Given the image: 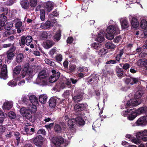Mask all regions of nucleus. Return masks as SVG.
Segmentation results:
<instances>
[{"mask_svg": "<svg viewBox=\"0 0 147 147\" xmlns=\"http://www.w3.org/2000/svg\"><path fill=\"white\" fill-rule=\"evenodd\" d=\"M49 74H38V80H40V82L45 83L49 82L51 83L55 82L59 79L60 77V74H53L49 78Z\"/></svg>", "mask_w": 147, "mask_h": 147, "instance_id": "obj_1", "label": "nucleus"}, {"mask_svg": "<svg viewBox=\"0 0 147 147\" xmlns=\"http://www.w3.org/2000/svg\"><path fill=\"white\" fill-rule=\"evenodd\" d=\"M38 105H32L33 106L31 107L30 109L21 108L20 109V113L23 117H26L27 119H29L30 121L33 123L35 120L34 119H32V114L36 112L37 110L36 106Z\"/></svg>", "mask_w": 147, "mask_h": 147, "instance_id": "obj_2", "label": "nucleus"}, {"mask_svg": "<svg viewBox=\"0 0 147 147\" xmlns=\"http://www.w3.org/2000/svg\"><path fill=\"white\" fill-rule=\"evenodd\" d=\"M108 34L106 35V38L108 39L111 40L113 39L114 35L119 33V28L117 25L110 26L107 29Z\"/></svg>", "mask_w": 147, "mask_h": 147, "instance_id": "obj_3", "label": "nucleus"}, {"mask_svg": "<svg viewBox=\"0 0 147 147\" xmlns=\"http://www.w3.org/2000/svg\"><path fill=\"white\" fill-rule=\"evenodd\" d=\"M52 141L56 147H59L62 145L66 147L68 144V141L61 136L53 137L52 138Z\"/></svg>", "mask_w": 147, "mask_h": 147, "instance_id": "obj_4", "label": "nucleus"}, {"mask_svg": "<svg viewBox=\"0 0 147 147\" xmlns=\"http://www.w3.org/2000/svg\"><path fill=\"white\" fill-rule=\"evenodd\" d=\"M53 2H48L46 3L45 6V10L42 9L40 10V18L42 21H43L45 20V12L48 13L51 11L53 9Z\"/></svg>", "mask_w": 147, "mask_h": 147, "instance_id": "obj_5", "label": "nucleus"}, {"mask_svg": "<svg viewBox=\"0 0 147 147\" xmlns=\"http://www.w3.org/2000/svg\"><path fill=\"white\" fill-rule=\"evenodd\" d=\"M68 122V126L71 128H74L76 124L80 126H83L85 123L83 119L80 116H78L75 119H73L72 121H69Z\"/></svg>", "mask_w": 147, "mask_h": 147, "instance_id": "obj_6", "label": "nucleus"}, {"mask_svg": "<svg viewBox=\"0 0 147 147\" xmlns=\"http://www.w3.org/2000/svg\"><path fill=\"white\" fill-rule=\"evenodd\" d=\"M63 99H61L56 96H53L51 97L49 100V105L51 108H54L57 105H59L63 103Z\"/></svg>", "mask_w": 147, "mask_h": 147, "instance_id": "obj_7", "label": "nucleus"}, {"mask_svg": "<svg viewBox=\"0 0 147 147\" xmlns=\"http://www.w3.org/2000/svg\"><path fill=\"white\" fill-rule=\"evenodd\" d=\"M75 95L73 97V99L75 102L78 103L83 99L84 92L83 91L80 89L76 90L74 92Z\"/></svg>", "mask_w": 147, "mask_h": 147, "instance_id": "obj_8", "label": "nucleus"}, {"mask_svg": "<svg viewBox=\"0 0 147 147\" xmlns=\"http://www.w3.org/2000/svg\"><path fill=\"white\" fill-rule=\"evenodd\" d=\"M43 138L41 135H39L31 139V142H33L36 146L41 147L43 144Z\"/></svg>", "mask_w": 147, "mask_h": 147, "instance_id": "obj_9", "label": "nucleus"}, {"mask_svg": "<svg viewBox=\"0 0 147 147\" xmlns=\"http://www.w3.org/2000/svg\"><path fill=\"white\" fill-rule=\"evenodd\" d=\"M136 126H144L147 124V115L141 117L136 121Z\"/></svg>", "mask_w": 147, "mask_h": 147, "instance_id": "obj_10", "label": "nucleus"}, {"mask_svg": "<svg viewBox=\"0 0 147 147\" xmlns=\"http://www.w3.org/2000/svg\"><path fill=\"white\" fill-rule=\"evenodd\" d=\"M88 106L86 103H80L76 104L74 106V109L76 111L81 112L85 110Z\"/></svg>", "mask_w": 147, "mask_h": 147, "instance_id": "obj_11", "label": "nucleus"}, {"mask_svg": "<svg viewBox=\"0 0 147 147\" xmlns=\"http://www.w3.org/2000/svg\"><path fill=\"white\" fill-rule=\"evenodd\" d=\"M32 40V38L31 36H28L26 37L24 36L21 37V42L22 45H24L26 44L27 46H28L30 45Z\"/></svg>", "mask_w": 147, "mask_h": 147, "instance_id": "obj_12", "label": "nucleus"}, {"mask_svg": "<svg viewBox=\"0 0 147 147\" xmlns=\"http://www.w3.org/2000/svg\"><path fill=\"white\" fill-rule=\"evenodd\" d=\"M136 137L144 141H147V130H144L142 132H139L136 135Z\"/></svg>", "mask_w": 147, "mask_h": 147, "instance_id": "obj_13", "label": "nucleus"}, {"mask_svg": "<svg viewBox=\"0 0 147 147\" xmlns=\"http://www.w3.org/2000/svg\"><path fill=\"white\" fill-rule=\"evenodd\" d=\"M136 137L144 141H147V130H144L142 132H139L136 135Z\"/></svg>", "mask_w": 147, "mask_h": 147, "instance_id": "obj_14", "label": "nucleus"}, {"mask_svg": "<svg viewBox=\"0 0 147 147\" xmlns=\"http://www.w3.org/2000/svg\"><path fill=\"white\" fill-rule=\"evenodd\" d=\"M120 22L121 28L123 29H125L129 26V22L126 18L120 19Z\"/></svg>", "mask_w": 147, "mask_h": 147, "instance_id": "obj_15", "label": "nucleus"}, {"mask_svg": "<svg viewBox=\"0 0 147 147\" xmlns=\"http://www.w3.org/2000/svg\"><path fill=\"white\" fill-rule=\"evenodd\" d=\"M139 104L137 100L130 99L127 102L126 106L127 107L131 106H136Z\"/></svg>", "mask_w": 147, "mask_h": 147, "instance_id": "obj_16", "label": "nucleus"}, {"mask_svg": "<svg viewBox=\"0 0 147 147\" xmlns=\"http://www.w3.org/2000/svg\"><path fill=\"white\" fill-rule=\"evenodd\" d=\"M106 34V33L104 31L101 32L99 33L96 40L100 42H102L104 40V36Z\"/></svg>", "mask_w": 147, "mask_h": 147, "instance_id": "obj_17", "label": "nucleus"}, {"mask_svg": "<svg viewBox=\"0 0 147 147\" xmlns=\"http://www.w3.org/2000/svg\"><path fill=\"white\" fill-rule=\"evenodd\" d=\"M53 26V24L51 23L49 21H47L45 23H42L41 24L40 28L42 29H46L50 27V26Z\"/></svg>", "mask_w": 147, "mask_h": 147, "instance_id": "obj_18", "label": "nucleus"}, {"mask_svg": "<svg viewBox=\"0 0 147 147\" xmlns=\"http://www.w3.org/2000/svg\"><path fill=\"white\" fill-rule=\"evenodd\" d=\"M29 100L32 105H38L37 98L34 95L30 96L29 98Z\"/></svg>", "mask_w": 147, "mask_h": 147, "instance_id": "obj_19", "label": "nucleus"}, {"mask_svg": "<svg viewBox=\"0 0 147 147\" xmlns=\"http://www.w3.org/2000/svg\"><path fill=\"white\" fill-rule=\"evenodd\" d=\"M136 111L138 115L142 113H145L147 111V107L146 106H143L138 109Z\"/></svg>", "mask_w": 147, "mask_h": 147, "instance_id": "obj_20", "label": "nucleus"}, {"mask_svg": "<svg viewBox=\"0 0 147 147\" xmlns=\"http://www.w3.org/2000/svg\"><path fill=\"white\" fill-rule=\"evenodd\" d=\"M63 127L58 124L55 125L54 127V130L55 132L57 133H61L63 132L62 128Z\"/></svg>", "mask_w": 147, "mask_h": 147, "instance_id": "obj_21", "label": "nucleus"}, {"mask_svg": "<svg viewBox=\"0 0 147 147\" xmlns=\"http://www.w3.org/2000/svg\"><path fill=\"white\" fill-rule=\"evenodd\" d=\"M71 82L68 80L66 79L63 82H61V86L63 88L67 87L68 88L71 87Z\"/></svg>", "mask_w": 147, "mask_h": 147, "instance_id": "obj_22", "label": "nucleus"}, {"mask_svg": "<svg viewBox=\"0 0 147 147\" xmlns=\"http://www.w3.org/2000/svg\"><path fill=\"white\" fill-rule=\"evenodd\" d=\"M131 24L133 27L136 28L138 27L139 25V23L137 18H132L131 21Z\"/></svg>", "mask_w": 147, "mask_h": 147, "instance_id": "obj_23", "label": "nucleus"}, {"mask_svg": "<svg viewBox=\"0 0 147 147\" xmlns=\"http://www.w3.org/2000/svg\"><path fill=\"white\" fill-rule=\"evenodd\" d=\"M47 96L45 94L40 95L39 97V100L40 102L42 104L45 103L47 101Z\"/></svg>", "mask_w": 147, "mask_h": 147, "instance_id": "obj_24", "label": "nucleus"}, {"mask_svg": "<svg viewBox=\"0 0 147 147\" xmlns=\"http://www.w3.org/2000/svg\"><path fill=\"white\" fill-rule=\"evenodd\" d=\"M144 93V92L142 90H139L137 91L134 95V98H136L135 100L141 98Z\"/></svg>", "mask_w": 147, "mask_h": 147, "instance_id": "obj_25", "label": "nucleus"}, {"mask_svg": "<svg viewBox=\"0 0 147 147\" xmlns=\"http://www.w3.org/2000/svg\"><path fill=\"white\" fill-rule=\"evenodd\" d=\"M20 135V133L18 132H16L14 135L16 139L15 140L14 142L16 146H18L20 143V137L19 136Z\"/></svg>", "mask_w": 147, "mask_h": 147, "instance_id": "obj_26", "label": "nucleus"}, {"mask_svg": "<svg viewBox=\"0 0 147 147\" xmlns=\"http://www.w3.org/2000/svg\"><path fill=\"white\" fill-rule=\"evenodd\" d=\"M137 64L138 66H144L146 69L147 70V60L142 61L141 59H139L138 61Z\"/></svg>", "mask_w": 147, "mask_h": 147, "instance_id": "obj_27", "label": "nucleus"}, {"mask_svg": "<svg viewBox=\"0 0 147 147\" xmlns=\"http://www.w3.org/2000/svg\"><path fill=\"white\" fill-rule=\"evenodd\" d=\"M13 106V104L10 102H7L4 103L3 106V108L4 110H9Z\"/></svg>", "mask_w": 147, "mask_h": 147, "instance_id": "obj_28", "label": "nucleus"}, {"mask_svg": "<svg viewBox=\"0 0 147 147\" xmlns=\"http://www.w3.org/2000/svg\"><path fill=\"white\" fill-rule=\"evenodd\" d=\"M128 117V119L130 120H132L134 119L138 115V114L136 111H133L131 112Z\"/></svg>", "mask_w": 147, "mask_h": 147, "instance_id": "obj_29", "label": "nucleus"}, {"mask_svg": "<svg viewBox=\"0 0 147 147\" xmlns=\"http://www.w3.org/2000/svg\"><path fill=\"white\" fill-rule=\"evenodd\" d=\"M24 55L22 53H20L18 54L16 57V62L18 63H20L23 60Z\"/></svg>", "mask_w": 147, "mask_h": 147, "instance_id": "obj_30", "label": "nucleus"}, {"mask_svg": "<svg viewBox=\"0 0 147 147\" xmlns=\"http://www.w3.org/2000/svg\"><path fill=\"white\" fill-rule=\"evenodd\" d=\"M20 3L22 7L24 9H27L29 6L27 0H22L20 1Z\"/></svg>", "mask_w": 147, "mask_h": 147, "instance_id": "obj_31", "label": "nucleus"}, {"mask_svg": "<svg viewBox=\"0 0 147 147\" xmlns=\"http://www.w3.org/2000/svg\"><path fill=\"white\" fill-rule=\"evenodd\" d=\"M53 45V42L52 41L50 40H47L44 43V47L46 49H49L51 48Z\"/></svg>", "mask_w": 147, "mask_h": 147, "instance_id": "obj_32", "label": "nucleus"}, {"mask_svg": "<svg viewBox=\"0 0 147 147\" xmlns=\"http://www.w3.org/2000/svg\"><path fill=\"white\" fill-rule=\"evenodd\" d=\"M13 77L14 80H20L21 78L24 77V74H13Z\"/></svg>", "mask_w": 147, "mask_h": 147, "instance_id": "obj_33", "label": "nucleus"}, {"mask_svg": "<svg viewBox=\"0 0 147 147\" xmlns=\"http://www.w3.org/2000/svg\"><path fill=\"white\" fill-rule=\"evenodd\" d=\"M51 32H44L42 33L41 36L43 38H46L50 37L51 35Z\"/></svg>", "mask_w": 147, "mask_h": 147, "instance_id": "obj_34", "label": "nucleus"}, {"mask_svg": "<svg viewBox=\"0 0 147 147\" xmlns=\"http://www.w3.org/2000/svg\"><path fill=\"white\" fill-rule=\"evenodd\" d=\"M105 47L108 49H113L115 48V46L112 42H107L105 45Z\"/></svg>", "mask_w": 147, "mask_h": 147, "instance_id": "obj_35", "label": "nucleus"}, {"mask_svg": "<svg viewBox=\"0 0 147 147\" xmlns=\"http://www.w3.org/2000/svg\"><path fill=\"white\" fill-rule=\"evenodd\" d=\"M15 56L14 53L12 51H8L7 52V59L9 60L12 59Z\"/></svg>", "mask_w": 147, "mask_h": 147, "instance_id": "obj_36", "label": "nucleus"}, {"mask_svg": "<svg viewBox=\"0 0 147 147\" xmlns=\"http://www.w3.org/2000/svg\"><path fill=\"white\" fill-rule=\"evenodd\" d=\"M61 32L60 31H58L54 36V39L55 41H59L61 38Z\"/></svg>", "mask_w": 147, "mask_h": 147, "instance_id": "obj_37", "label": "nucleus"}, {"mask_svg": "<svg viewBox=\"0 0 147 147\" xmlns=\"http://www.w3.org/2000/svg\"><path fill=\"white\" fill-rule=\"evenodd\" d=\"M32 72V70L30 67H24L22 71V74H30Z\"/></svg>", "mask_w": 147, "mask_h": 147, "instance_id": "obj_38", "label": "nucleus"}, {"mask_svg": "<svg viewBox=\"0 0 147 147\" xmlns=\"http://www.w3.org/2000/svg\"><path fill=\"white\" fill-rule=\"evenodd\" d=\"M22 69L21 66L20 65L16 66L13 70L14 74H20Z\"/></svg>", "mask_w": 147, "mask_h": 147, "instance_id": "obj_39", "label": "nucleus"}, {"mask_svg": "<svg viewBox=\"0 0 147 147\" xmlns=\"http://www.w3.org/2000/svg\"><path fill=\"white\" fill-rule=\"evenodd\" d=\"M7 20L6 17L3 14L0 15V22L5 24V22Z\"/></svg>", "mask_w": 147, "mask_h": 147, "instance_id": "obj_40", "label": "nucleus"}, {"mask_svg": "<svg viewBox=\"0 0 147 147\" xmlns=\"http://www.w3.org/2000/svg\"><path fill=\"white\" fill-rule=\"evenodd\" d=\"M91 47L94 49H97L101 46V44L98 43H94L91 45Z\"/></svg>", "mask_w": 147, "mask_h": 147, "instance_id": "obj_41", "label": "nucleus"}, {"mask_svg": "<svg viewBox=\"0 0 147 147\" xmlns=\"http://www.w3.org/2000/svg\"><path fill=\"white\" fill-rule=\"evenodd\" d=\"M45 61L46 64L51 66H54L55 65L54 62L51 61L48 59H45Z\"/></svg>", "mask_w": 147, "mask_h": 147, "instance_id": "obj_42", "label": "nucleus"}, {"mask_svg": "<svg viewBox=\"0 0 147 147\" xmlns=\"http://www.w3.org/2000/svg\"><path fill=\"white\" fill-rule=\"evenodd\" d=\"M140 26L143 29L147 27V22L146 20L144 19L142 20L140 23Z\"/></svg>", "mask_w": 147, "mask_h": 147, "instance_id": "obj_43", "label": "nucleus"}, {"mask_svg": "<svg viewBox=\"0 0 147 147\" xmlns=\"http://www.w3.org/2000/svg\"><path fill=\"white\" fill-rule=\"evenodd\" d=\"M13 26V24L11 22H7L4 25V28L6 30H8L10 29Z\"/></svg>", "mask_w": 147, "mask_h": 147, "instance_id": "obj_44", "label": "nucleus"}, {"mask_svg": "<svg viewBox=\"0 0 147 147\" xmlns=\"http://www.w3.org/2000/svg\"><path fill=\"white\" fill-rule=\"evenodd\" d=\"M2 67V68L0 74H7V66L5 65H4Z\"/></svg>", "mask_w": 147, "mask_h": 147, "instance_id": "obj_45", "label": "nucleus"}, {"mask_svg": "<svg viewBox=\"0 0 147 147\" xmlns=\"http://www.w3.org/2000/svg\"><path fill=\"white\" fill-rule=\"evenodd\" d=\"M137 138V139H136L133 137L131 139V141L132 142H133L136 144H139L140 143V139L139 138Z\"/></svg>", "mask_w": 147, "mask_h": 147, "instance_id": "obj_46", "label": "nucleus"}, {"mask_svg": "<svg viewBox=\"0 0 147 147\" xmlns=\"http://www.w3.org/2000/svg\"><path fill=\"white\" fill-rule=\"evenodd\" d=\"M8 115L9 117L11 119H14L16 117L15 113L12 111L9 112L8 113Z\"/></svg>", "mask_w": 147, "mask_h": 147, "instance_id": "obj_47", "label": "nucleus"}, {"mask_svg": "<svg viewBox=\"0 0 147 147\" xmlns=\"http://www.w3.org/2000/svg\"><path fill=\"white\" fill-rule=\"evenodd\" d=\"M29 127L28 126H25L24 127L23 129H24V134H26L28 135V133L29 132V130L30 128V127Z\"/></svg>", "mask_w": 147, "mask_h": 147, "instance_id": "obj_48", "label": "nucleus"}, {"mask_svg": "<svg viewBox=\"0 0 147 147\" xmlns=\"http://www.w3.org/2000/svg\"><path fill=\"white\" fill-rule=\"evenodd\" d=\"M7 84L9 86L13 87L16 86L17 83L16 82L13 80H11Z\"/></svg>", "mask_w": 147, "mask_h": 147, "instance_id": "obj_49", "label": "nucleus"}, {"mask_svg": "<svg viewBox=\"0 0 147 147\" xmlns=\"http://www.w3.org/2000/svg\"><path fill=\"white\" fill-rule=\"evenodd\" d=\"M30 4L31 7H35L37 4V0H30Z\"/></svg>", "mask_w": 147, "mask_h": 147, "instance_id": "obj_50", "label": "nucleus"}, {"mask_svg": "<svg viewBox=\"0 0 147 147\" xmlns=\"http://www.w3.org/2000/svg\"><path fill=\"white\" fill-rule=\"evenodd\" d=\"M25 78L27 80H30L33 77L32 74H25L24 75Z\"/></svg>", "mask_w": 147, "mask_h": 147, "instance_id": "obj_51", "label": "nucleus"}, {"mask_svg": "<svg viewBox=\"0 0 147 147\" xmlns=\"http://www.w3.org/2000/svg\"><path fill=\"white\" fill-rule=\"evenodd\" d=\"M139 81L138 78H131V84L133 85L135 84L138 83Z\"/></svg>", "mask_w": 147, "mask_h": 147, "instance_id": "obj_52", "label": "nucleus"}, {"mask_svg": "<svg viewBox=\"0 0 147 147\" xmlns=\"http://www.w3.org/2000/svg\"><path fill=\"white\" fill-rule=\"evenodd\" d=\"M120 65L125 69H127L129 67V65L127 63L120 64Z\"/></svg>", "mask_w": 147, "mask_h": 147, "instance_id": "obj_53", "label": "nucleus"}, {"mask_svg": "<svg viewBox=\"0 0 147 147\" xmlns=\"http://www.w3.org/2000/svg\"><path fill=\"white\" fill-rule=\"evenodd\" d=\"M22 23L20 21H18L16 24V28H22Z\"/></svg>", "mask_w": 147, "mask_h": 147, "instance_id": "obj_54", "label": "nucleus"}, {"mask_svg": "<svg viewBox=\"0 0 147 147\" xmlns=\"http://www.w3.org/2000/svg\"><path fill=\"white\" fill-rule=\"evenodd\" d=\"M106 49H101L98 52V54L100 56L104 55L106 53Z\"/></svg>", "mask_w": 147, "mask_h": 147, "instance_id": "obj_55", "label": "nucleus"}, {"mask_svg": "<svg viewBox=\"0 0 147 147\" xmlns=\"http://www.w3.org/2000/svg\"><path fill=\"white\" fill-rule=\"evenodd\" d=\"M55 58L57 61H61L62 59V57L61 55L58 54L55 56Z\"/></svg>", "mask_w": 147, "mask_h": 147, "instance_id": "obj_56", "label": "nucleus"}, {"mask_svg": "<svg viewBox=\"0 0 147 147\" xmlns=\"http://www.w3.org/2000/svg\"><path fill=\"white\" fill-rule=\"evenodd\" d=\"M22 100L23 102L26 104L27 105L28 103V102L29 101V100L26 96H24L22 97Z\"/></svg>", "mask_w": 147, "mask_h": 147, "instance_id": "obj_57", "label": "nucleus"}, {"mask_svg": "<svg viewBox=\"0 0 147 147\" xmlns=\"http://www.w3.org/2000/svg\"><path fill=\"white\" fill-rule=\"evenodd\" d=\"M132 109H127L125 111H123L122 113V115L124 116H126L127 115V114L129 112L131 111H132Z\"/></svg>", "mask_w": 147, "mask_h": 147, "instance_id": "obj_58", "label": "nucleus"}, {"mask_svg": "<svg viewBox=\"0 0 147 147\" xmlns=\"http://www.w3.org/2000/svg\"><path fill=\"white\" fill-rule=\"evenodd\" d=\"M35 128L30 127L29 130V132L28 133V135H31L33 134L35 132Z\"/></svg>", "mask_w": 147, "mask_h": 147, "instance_id": "obj_59", "label": "nucleus"}, {"mask_svg": "<svg viewBox=\"0 0 147 147\" xmlns=\"http://www.w3.org/2000/svg\"><path fill=\"white\" fill-rule=\"evenodd\" d=\"M122 145L125 146V147H132L133 146L129 145V143L125 141H122Z\"/></svg>", "mask_w": 147, "mask_h": 147, "instance_id": "obj_60", "label": "nucleus"}, {"mask_svg": "<svg viewBox=\"0 0 147 147\" xmlns=\"http://www.w3.org/2000/svg\"><path fill=\"white\" fill-rule=\"evenodd\" d=\"M46 131L45 130L43 129H39L37 132V134H41L44 135L46 134Z\"/></svg>", "mask_w": 147, "mask_h": 147, "instance_id": "obj_61", "label": "nucleus"}, {"mask_svg": "<svg viewBox=\"0 0 147 147\" xmlns=\"http://www.w3.org/2000/svg\"><path fill=\"white\" fill-rule=\"evenodd\" d=\"M76 65H74L71 64L69 66V69L71 72L75 70Z\"/></svg>", "mask_w": 147, "mask_h": 147, "instance_id": "obj_62", "label": "nucleus"}, {"mask_svg": "<svg viewBox=\"0 0 147 147\" xmlns=\"http://www.w3.org/2000/svg\"><path fill=\"white\" fill-rule=\"evenodd\" d=\"M70 91L68 90H66L64 92L63 95L64 97L65 98H67L69 95Z\"/></svg>", "mask_w": 147, "mask_h": 147, "instance_id": "obj_63", "label": "nucleus"}, {"mask_svg": "<svg viewBox=\"0 0 147 147\" xmlns=\"http://www.w3.org/2000/svg\"><path fill=\"white\" fill-rule=\"evenodd\" d=\"M14 3L13 1L11 0H9L5 2V4L7 6H10L12 5Z\"/></svg>", "mask_w": 147, "mask_h": 147, "instance_id": "obj_64", "label": "nucleus"}]
</instances>
